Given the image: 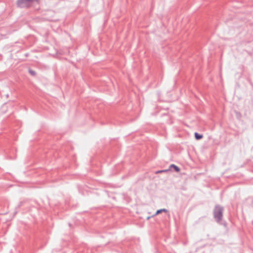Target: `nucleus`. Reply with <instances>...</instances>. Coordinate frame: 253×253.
Returning a JSON list of instances; mask_svg holds the SVG:
<instances>
[{"label":"nucleus","mask_w":253,"mask_h":253,"mask_svg":"<svg viewBox=\"0 0 253 253\" xmlns=\"http://www.w3.org/2000/svg\"><path fill=\"white\" fill-rule=\"evenodd\" d=\"M224 209L219 205H216L213 211V217L215 221L219 223L222 220Z\"/></svg>","instance_id":"nucleus-1"},{"label":"nucleus","mask_w":253,"mask_h":253,"mask_svg":"<svg viewBox=\"0 0 253 253\" xmlns=\"http://www.w3.org/2000/svg\"><path fill=\"white\" fill-rule=\"evenodd\" d=\"M38 0H18L17 5L21 8L28 7L33 1H37Z\"/></svg>","instance_id":"nucleus-2"},{"label":"nucleus","mask_w":253,"mask_h":253,"mask_svg":"<svg viewBox=\"0 0 253 253\" xmlns=\"http://www.w3.org/2000/svg\"><path fill=\"white\" fill-rule=\"evenodd\" d=\"M195 137L197 140H199L203 137V135L202 134H200L197 132H195L194 133Z\"/></svg>","instance_id":"nucleus-3"},{"label":"nucleus","mask_w":253,"mask_h":253,"mask_svg":"<svg viewBox=\"0 0 253 253\" xmlns=\"http://www.w3.org/2000/svg\"><path fill=\"white\" fill-rule=\"evenodd\" d=\"M170 168H173L174 170L176 171V172H179L180 171V169L176 166H175V165L174 164H171L170 166Z\"/></svg>","instance_id":"nucleus-4"},{"label":"nucleus","mask_w":253,"mask_h":253,"mask_svg":"<svg viewBox=\"0 0 253 253\" xmlns=\"http://www.w3.org/2000/svg\"><path fill=\"white\" fill-rule=\"evenodd\" d=\"M162 211H164V212H167V210L165 209H160V210H158L155 213V214H154V215H156L159 213H160L161 212H162Z\"/></svg>","instance_id":"nucleus-5"},{"label":"nucleus","mask_w":253,"mask_h":253,"mask_svg":"<svg viewBox=\"0 0 253 253\" xmlns=\"http://www.w3.org/2000/svg\"><path fill=\"white\" fill-rule=\"evenodd\" d=\"M169 169H166V170H159L156 172L157 173H161V172H168L169 171Z\"/></svg>","instance_id":"nucleus-6"},{"label":"nucleus","mask_w":253,"mask_h":253,"mask_svg":"<svg viewBox=\"0 0 253 253\" xmlns=\"http://www.w3.org/2000/svg\"><path fill=\"white\" fill-rule=\"evenodd\" d=\"M29 73L33 76H34L36 74V72L33 70H29Z\"/></svg>","instance_id":"nucleus-7"}]
</instances>
